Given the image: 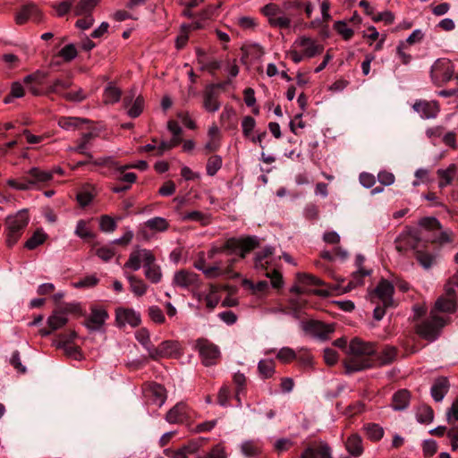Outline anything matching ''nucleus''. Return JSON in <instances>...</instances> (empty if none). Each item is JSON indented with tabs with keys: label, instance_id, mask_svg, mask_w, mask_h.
Listing matches in <instances>:
<instances>
[{
	"label": "nucleus",
	"instance_id": "6e6d98bb",
	"mask_svg": "<svg viewBox=\"0 0 458 458\" xmlns=\"http://www.w3.org/2000/svg\"><path fill=\"white\" fill-rule=\"evenodd\" d=\"M166 456L172 458H188V455L194 453V448L190 445H183L176 451H173L169 448L164 451Z\"/></svg>",
	"mask_w": 458,
	"mask_h": 458
},
{
	"label": "nucleus",
	"instance_id": "f3484780",
	"mask_svg": "<svg viewBox=\"0 0 458 458\" xmlns=\"http://www.w3.org/2000/svg\"><path fill=\"white\" fill-rule=\"evenodd\" d=\"M178 350V343L175 341H164L158 347L151 346L148 348V355L153 360H158L164 357H171Z\"/></svg>",
	"mask_w": 458,
	"mask_h": 458
},
{
	"label": "nucleus",
	"instance_id": "72a5a7b5",
	"mask_svg": "<svg viewBox=\"0 0 458 458\" xmlns=\"http://www.w3.org/2000/svg\"><path fill=\"white\" fill-rule=\"evenodd\" d=\"M363 261H364V258L361 255H358L356 257V263L359 267V269L352 274L353 280L351 281L348 284V287L350 289L355 287L358 284H362V278L364 276L370 275L369 270H366L361 267Z\"/></svg>",
	"mask_w": 458,
	"mask_h": 458
},
{
	"label": "nucleus",
	"instance_id": "f257e3e1",
	"mask_svg": "<svg viewBox=\"0 0 458 458\" xmlns=\"http://www.w3.org/2000/svg\"><path fill=\"white\" fill-rule=\"evenodd\" d=\"M143 261L145 277L152 284H158L163 276L159 265L156 264V258L151 250L137 247L124 263V268L138 271L140 268V261Z\"/></svg>",
	"mask_w": 458,
	"mask_h": 458
},
{
	"label": "nucleus",
	"instance_id": "b1692460",
	"mask_svg": "<svg viewBox=\"0 0 458 458\" xmlns=\"http://www.w3.org/2000/svg\"><path fill=\"white\" fill-rule=\"evenodd\" d=\"M411 402V393L407 389H400L396 391L391 401V407L394 411H403L408 408Z\"/></svg>",
	"mask_w": 458,
	"mask_h": 458
},
{
	"label": "nucleus",
	"instance_id": "423d86ee",
	"mask_svg": "<svg viewBox=\"0 0 458 458\" xmlns=\"http://www.w3.org/2000/svg\"><path fill=\"white\" fill-rule=\"evenodd\" d=\"M420 244L421 238L418 230L404 232L395 240V249L401 254L405 253L410 249L416 252L417 250H420Z\"/></svg>",
	"mask_w": 458,
	"mask_h": 458
},
{
	"label": "nucleus",
	"instance_id": "f8f14e48",
	"mask_svg": "<svg viewBox=\"0 0 458 458\" xmlns=\"http://www.w3.org/2000/svg\"><path fill=\"white\" fill-rule=\"evenodd\" d=\"M190 408L184 402L177 403L165 414L169 424H182L190 419Z\"/></svg>",
	"mask_w": 458,
	"mask_h": 458
},
{
	"label": "nucleus",
	"instance_id": "412c9836",
	"mask_svg": "<svg viewBox=\"0 0 458 458\" xmlns=\"http://www.w3.org/2000/svg\"><path fill=\"white\" fill-rule=\"evenodd\" d=\"M221 102L219 101V93L205 88L203 91V107L208 113H215L219 110Z\"/></svg>",
	"mask_w": 458,
	"mask_h": 458
},
{
	"label": "nucleus",
	"instance_id": "20e7f679",
	"mask_svg": "<svg viewBox=\"0 0 458 458\" xmlns=\"http://www.w3.org/2000/svg\"><path fill=\"white\" fill-rule=\"evenodd\" d=\"M446 321L430 310L429 317L416 326V333L423 339L433 342L440 335Z\"/></svg>",
	"mask_w": 458,
	"mask_h": 458
},
{
	"label": "nucleus",
	"instance_id": "7c9ffc66",
	"mask_svg": "<svg viewBox=\"0 0 458 458\" xmlns=\"http://www.w3.org/2000/svg\"><path fill=\"white\" fill-rule=\"evenodd\" d=\"M98 2L99 0H80L73 7L74 15H91L92 11L97 6Z\"/></svg>",
	"mask_w": 458,
	"mask_h": 458
},
{
	"label": "nucleus",
	"instance_id": "4d7b16f0",
	"mask_svg": "<svg viewBox=\"0 0 458 458\" xmlns=\"http://www.w3.org/2000/svg\"><path fill=\"white\" fill-rule=\"evenodd\" d=\"M334 29L339 35L343 37L344 40H350L354 34L353 30L348 28L346 22L344 21H335L334 24Z\"/></svg>",
	"mask_w": 458,
	"mask_h": 458
},
{
	"label": "nucleus",
	"instance_id": "13d9d810",
	"mask_svg": "<svg viewBox=\"0 0 458 458\" xmlns=\"http://www.w3.org/2000/svg\"><path fill=\"white\" fill-rule=\"evenodd\" d=\"M116 227V222L112 216L108 215H103L100 216L99 228L102 232L112 233L115 231Z\"/></svg>",
	"mask_w": 458,
	"mask_h": 458
},
{
	"label": "nucleus",
	"instance_id": "864d4df0",
	"mask_svg": "<svg viewBox=\"0 0 458 458\" xmlns=\"http://www.w3.org/2000/svg\"><path fill=\"white\" fill-rule=\"evenodd\" d=\"M71 85H72V81L69 80L56 79L47 88L46 94H50V93L61 94L63 90L70 88Z\"/></svg>",
	"mask_w": 458,
	"mask_h": 458
},
{
	"label": "nucleus",
	"instance_id": "0eeeda50",
	"mask_svg": "<svg viewBox=\"0 0 458 458\" xmlns=\"http://www.w3.org/2000/svg\"><path fill=\"white\" fill-rule=\"evenodd\" d=\"M454 76V68L449 60L438 59L431 67V78L436 84L445 83Z\"/></svg>",
	"mask_w": 458,
	"mask_h": 458
},
{
	"label": "nucleus",
	"instance_id": "4468645a",
	"mask_svg": "<svg viewBox=\"0 0 458 458\" xmlns=\"http://www.w3.org/2000/svg\"><path fill=\"white\" fill-rule=\"evenodd\" d=\"M115 320L119 327H124L126 324L132 327H138L140 322V314L132 309L119 308L115 312Z\"/></svg>",
	"mask_w": 458,
	"mask_h": 458
},
{
	"label": "nucleus",
	"instance_id": "2eb2a0df",
	"mask_svg": "<svg viewBox=\"0 0 458 458\" xmlns=\"http://www.w3.org/2000/svg\"><path fill=\"white\" fill-rule=\"evenodd\" d=\"M29 19H33L36 22L42 20L41 11L32 3L23 5L15 14V21L18 25L26 23Z\"/></svg>",
	"mask_w": 458,
	"mask_h": 458
},
{
	"label": "nucleus",
	"instance_id": "dca6fc26",
	"mask_svg": "<svg viewBox=\"0 0 458 458\" xmlns=\"http://www.w3.org/2000/svg\"><path fill=\"white\" fill-rule=\"evenodd\" d=\"M412 108L415 112L420 114V117L423 119H432L435 118L439 111V105L437 101H427V100H417Z\"/></svg>",
	"mask_w": 458,
	"mask_h": 458
},
{
	"label": "nucleus",
	"instance_id": "3c124183",
	"mask_svg": "<svg viewBox=\"0 0 458 458\" xmlns=\"http://www.w3.org/2000/svg\"><path fill=\"white\" fill-rule=\"evenodd\" d=\"M256 127V121L252 116L246 115L242 120V135L245 139L250 140L253 135Z\"/></svg>",
	"mask_w": 458,
	"mask_h": 458
},
{
	"label": "nucleus",
	"instance_id": "4c0bfd02",
	"mask_svg": "<svg viewBox=\"0 0 458 458\" xmlns=\"http://www.w3.org/2000/svg\"><path fill=\"white\" fill-rule=\"evenodd\" d=\"M56 348L62 349L67 357L72 358L76 360H81L83 358L81 348L73 344H64V342H57Z\"/></svg>",
	"mask_w": 458,
	"mask_h": 458
},
{
	"label": "nucleus",
	"instance_id": "774afa93",
	"mask_svg": "<svg viewBox=\"0 0 458 458\" xmlns=\"http://www.w3.org/2000/svg\"><path fill=\"white\" fill-rule=\"evenodd\" d=\"M148 316L157 324H164L165 322V317L158 306H150L148 308Z\"/></svg>",
	"mask_w": 458,
	"mask_h": 458
},
{
	"label": "nucleus",
	"instance_id": "cd10ccee",
	"mask_svg": "<svg viewBox=\"0 0 458 458\" xmlns=\"http://www.w3.org/2000/svg\"><path fill=\"white\" fill-rule=\"evenodd\" d=\"M456 307L457 303L455 300L445 296H440L436 301L434 308L431 310H434L435 314L437 312L454 313L456 310Z\"/></svg>",
	"mask_w": 458,
	"mask_h": 458
},
{
	"label": "nucleus",
	"instance_id": "ddd939ff",
	"mask_svg": "<svg viewBox=\"0 0 458 458\" xmlns=\"http://www.w3.org/2000/svg\"><path fill=\"white\" fill-rule=\"evenodd\" d=\"M351 354H356L362 357L371 358L377 352L376 344L372 342H364L360 338H353L349 344Z\"/></svg>",
	"mask_w": 458,
	"mask_h": 458
},
{
	"label": "nucleus",
	"instance_id": "c03bdc74",
	"mask_svg": "<svg viewBox=\"0 0 458 458\" xmlns=\"http://www.w3.org/2000/svg\"><path fill=\"white\" fill-rule=\"evenodd\" d=\"M96 135L92 132L83 133L78 146L76 148H71L73 151H76L80 154L85 155L88 158L93 159V156L90 152L86 151L87 145Z\"/></svg>",
	"mask_w": 458,
	"mask_h": 458
},
{
	"label": "nucleus",
	"instance_id": "ea45409f",
	"mask_svg": "<svg viewBox=\"0 0 458 458\" xmlns=\"http://www.w3.org/2000/svg\"><path fill=\"white\" fill-rule=\"evenodd\" d=\"M89 123L86 118L63 116L58 120V125L64 130H71L79 127L82 123Z\"/></svg>",
	"mask_w": 458,
	"mask_h": 458
},
{
	"label": "nucleus",
	"instance_id": "6ab92c4d",
	"mask_svg": "<svg viewBox=\"0 0 458 458\" xmlns=\"http://www.w3.org/2000/svg\"><path fill=\"white\" fill-rule=\"evenodd\" d=\"M374 365L371 358L362 357L356 354L344 360V368L347 374L360 371Z\"/></svg>",
	"mask_w": 458,
	"mask_h": 458
},
{
	"label": "nucleus",
	"instance_id": "7ed1b4c3",
	"mask_svg": "<svg viewBox=\"0 0 458 458\" xmlns=\"http://www.w3.org/2000/svg\"><path fill=\"white\" fill-rule=\"evenodd\" d=\"M30 217L26 209H21L4 219L5 243L8 248L13 247L22 236L29 225Z\"/></svg>",
	"mask_w": 458,
	"mask_h": 458
},
{
	"label": "nucleus",
	"instance_id": "69168bd1",
	"mask_svg": "<svg viewBox=\"0 0 458 458\" xmlns=\"http://www.w3.org/2000/svg\"><path fill=\"white\" fill-rule=\"evenodd\" d=\"M297 278L300 283L308 284V285H323L324 282L318 277L306 273H298Z\"/></svg>",
	"mask_w": 458,
	"mask_h": 458
},
{
	"label": "nucleus",
	"instance_id": "c85d7f7f",
	"mask_svg": "<svg viewBox=\"0 0 458 458\" xmlns=\"http://www.w3.org/2000/svg\"><path fill=\"white\" fill-rule=\"evenodd\" d=\"M235 110L233 106L226 105L220 114L221 126L230 131L236 128L234 121Z\"/></svg>",
	"mask_w": 458,
	"mask_h": 458
},
{
	"label": "nucleus",
	"instance_id": "aec40b11",
	"mask_svg": "<svg viewBox=\"0 0 458 458\" xmlns=\"http://www.w3.org/2000/svg\"><path fill=\"white\" fill-rule=\"evenodd\" d=\"M344 445L350 455L353 457H360L364 452L363 440L358 433L350 435Z\"/></svg>",
	"mask_w": 458,
	"mask_h": 458
},
{
	"label": "nucleus",
	"instance_id": "2f4dec72",
	"mask_svg": "<svg viewBox=\"0 0 458 458\" xmlns=\"http://www.w3.org/2000/svg\"><path fill=\"white\" fill-rule=\"evenodd\" d=\"M437 174L440 179L438 182L439 188H445L452 183L454 176L456 174V165L452 164L446 169H438Z\"/></svg>",
	"mask_w": 458,
	"mask_h": 458
},
{
	"label": "nucleus",
	"instance_id": "9b49d317",
	"mask_svg": "<svg viewBox=\"0 0 458 458\" xmlns=\"http://www.w3.org/2000/svg\"><path fill=\"white\" fill-rule=\"evenodd\" d=\"M107 318L108 313L105 309L93 307L83 324L90 332L101 331Z\"/></svg>",
	"mask_w": 458,
	"mask_h": 458
},
{
	"label": "nucleus",
	"instance_id": "bf43d9fd",
	"mask_svg": "<svg viewBox=\"0 0 458 458\" xmlns=\"http://www.w3.org/2000/svg\"><path fill=\"white\" fill-rule=\"evenodd\" d=\"M221 2L217 3L216 4H208L197 15L202 21L212 19L217 14V10L221 7Z\"/></svg>",
	"mask_w": 458,
	"mask_h": 458
},
{
	"label": "nucleus",
	"instance_id": "5701e85b",
	"mask_svg": "<svg viewBox=\"0 0 458 458\" xmlns=\"http://www.w3.org/2000/svg\"><path fill=\"white\" fill-rule=\"evenodd\" d=\"M449 381L445 377H437L431 386L430 393L436 402H441L449 390Z\"/></svg>",
	"mask_w": 458,
	"mask_h": 458
},
{
	"label": "nucleus",
	"instance_id": "de8ad7c7",
	"mask_svg": "<svg viewBox=\"0 0 458 458\" xmlns=\"http://www.w3.org/2000/svg\"><path fill=\"white\" fill-rule=\"evenodd\" d=\"M47 239V234L43 232L37 230L33 235L26 241L24 247L28 250H34L38 246L44 243Z\"/></svg>",
	"mask_w": 458,
	"mask_h": 458
},
{
	"label": "nucleus",
	"instance_id": "9d476101",
	"mask_svg": "<svg viewBox=\"0 0 458 458\" xmlns=\"http://www.w3.org/2000/svg\"><path fill=\"white\" fill-rule=\"evenodd\" d=\"M302 329L313 337L327 340L330 334L335 331V325L326 324L318 320H310L303 323Z\"/></svg>",
	"mask_w": 458,
	"mask_h": 458
},
{
	"label": "nucleus",
	"instance_id": "79ce46f5",
	"mask_svg": "<svg viewBox=\"0 0 458 458\" xmlns=\"http://www.w3.org/2000/svg\"><path fill=\"white\" fill-rule=\"evenodd\" d=\"M258 370L263 378H270L276 372V365L272 360H261L258 364Z\"/></svg>",
	"mask_w": 458,
	"mask_h": 458
},
{
	"label": "nucleus",
	"instance_id": "338daca9",
	"mask_svg": "<svg viewBox=\"0 0 458 458\" xmlns=\"http://www.w3.org/2000/svg\"><path fill=\"white\" fill-rule=\"evenodd\" d=\"M56 309L62 311V315L67 317L68 314H79L81 313V306L79 303H61L58 304Z\"/></svg>",
	"mask_w": 458,
	"mask_h": 458
},
{
	"label": "nucleus",
	"instance_id": "e2e57ef3",
	"mask_svg": "<svg viewBox=\"0 0 458 458\" xmlns=\"http://www.w3.org/2000/svg\"><path fill=\"white\" fill-rule=\"evenodd\" d=\"M182 141L180 137H173L169 141H161L157 147V156H162L165 151L172 149L178 146Z\"/></svg>",
	"mask_w": 458,
	"mask_h": 458
},
{
	"label": "nucleus",
	"instance_id": "6e6552de",
	"mask_svg": "<svg viewBox=\"0 0 458 458\" xmlns=\"http://www.w3.org/2000/svg\"><path fill=\"white\" fill-rule=\"evenodd\" d=\"M173 284L183 289H199L201 281L199 276L192 271L181 269L174 273Z\"/></svg>",
	"mask_w": 458,
	"mask_h": 458
},
{
	"label": "nucleus",
	"instance_id": "f03ea898",
	"mask_svg": "<svg viewBox=\"0 0 458 458\" xmlns=\"http://www.w3.org/2000/svg\"><path fill=\"white\" fill-rule=\"evenodd\" d=\"M260 242L257 236L248 235L245 237H231L220 246H213L208 252L209 259H214L220 253L233 254L238 253L241 259H244L247 254L259 246Z\"/></svg>",
	"mask_w": 458,
	"mask_h": 458
},
{
	"label": "nucleus",
	"instance_id": "a211bd4d",
	"mask_svg": "<svg viewBox=\"0 0 458 458\" xmlns=\"http://www.w3.org/2000/svg\"><path fill=\"white\" fill-rule=\"evenodd\" d=\"M294 45L302 48L303 55L307 58H312L324 50L322 45L317 44L314 39L305 36L297 38Z\"/></svg>",
	"mask_w": 458,
	"mask_h": 458
},
{
	"label": "nucleus",
	"instance_id": "8fccbe9b",
	"mask_svg": "<svg viewBox=\"0 0 458 458\" xmlns=\"http://www.w3.org/2000/svg\"><path fill=\"white\" fill-rule=\"evenodd\" d=\"M222 157L218 155L211 156L207 162L206 171L209 176H214L222 167Z\"/></svg>",
	"mask_w": 458,
	"mask_h": 458
},
{
	"label": "nucleus",
	"instance_id": "49530a36",
	"mask_svg": "<svg viewBox=\"0 0 458 458\" xmlns=\"http://www.w3.org/2000/svg\"><path fill=\"white\" fill-rule=\"evenodd\" d=\"M415 258L420 265L425 269L430 268L435 262V256L422 250H416Z\"/></svg>",
	"mask_w": 458,
	"mask_h": 458
},
{
	"label": "nucleus",
	"instance_id": "5fc2aeb1",
	"mask_svg": "<svg viewBox=\"0 0 458 458\" xmlns=\"http://www.w3.org/2000/svg\"><path fill=\"white\" fill-rule=\"evenodd\" d=\"M75 234L84 240L92 239L95 236L88 227V222L83 219H81L77 222Z\"/></svg>",
	"mask_w": 458,
	"mask_h": 458
},
{
	"label": "nucleus",
	"instance_id": "a19ab883",
	"mask_svg": "<svg viewBox=\"0 0 458 458\" xmlns=\"http://www.w3.org/2000/svg\"><path fill=\"white\" fill-rule=\"evenodd\" d=\"M145 225L149 230L156 232H165L169 228L168 221L161 216H156L147 220Z\"/></svg>",
	"mask_w": 458,
	"mask_h": 458
},
{
	"label": "nucleus",
	"instance_id": "393cba45",
	"mask_svg": "<svg viewBox=\"0 0 458 458\" xmlns=\"http://www.w3.org/2000/svg\"><path fill=\"white\" fill-rule=\"evenodd\" d=\"M28 182L30 185L45 183L53 179V172L41 170L38 167H32L27 172Z\"/></svg>",
	"mask_w": 458,
	"mask_h": 458
},
{
	"label": "nucleus",
	"instance_id": "c756f323",
	"mask_svg": "<svg viewBox=\"0 0 458 458\" xmlns=\"http://www.w3.org/2000/svg\"><path fill=\"white\" fill-rule=\"evenodd\" d=\"M122 97V90L116 87L113 82H109L104 89L103 102L106 105H113L120 101Z\"/></svg>",
	"mask_w": 458,
	"mask_h": 458
},
{
	"label": "nucleus",
	"instance_id": "473e14b6",
	"mask_svg": "<svg viewBox=\"0 0 458 458\" xmlns=\"http://www.w3.org/2000/svg\"><path fill=\"white\" fill-rule=\"evenodd\" d=\"M241 451L247 457H254L261 454L262 445L257 440H247L241 445Z\"/></svg>",
	"mask_w": 458,
	"mask_h": 458
},
{
	"label": "nucleus",
	"instance_id": "c9c22d12",
	"mask_svg": "<svg viewBox=\"0 0 458 458\" xmlns=\"http://www.w3.org/2000/svg\"><path fill=\"white\" fill-rule=\"evenodd\" d=\"M68 322L67 317L62 315L56 308L53 310L51 316L47 318V325L51 330H57L63 327Z\"/></svg>",
	"mask_w": 458,
	"mask_h": 458
},
{
	"label": "nucleus",
	"instance_id": "37998d69",
	"mask_svg": "<svg viewBox=\"0 0 458 458\" xmlns=\"http://www.w3.org/2000/svg\"><path fill=\"white\" fill-rule=\"evenodd\" d=\"M367 437L373 441H379L384 436V429L381 426L376 423H369L364 426Z\"/></svg>",
	"mask_w": 458,
	"mask_h": 458
},
{
	"label": "nucleus",
	"instance_id": "e433bc0d",
	"mask_svg": "<svg viewBox=\"0 0 458 458\" xmlns=\"http://www.w3.org/2000/svg\"><path fill=\"white\" fill-rule=\"evenodd\" d=\"M275 248L272 246H267L262 250L256 253L254 258V266L256 269L266 270L267 262H264V259L273 255Z\"/></svg>",
	"mask_w": 458,
	"mask_h": 458
},
{
	"label": "nucleus",
	"instance_id": "1a4fd4ad",
	"mask_svg": "<svg viewBox=\"0 0 458 458\" xmlns=\"http://www.w3.org/2000/svg\"><path fill=\"white\" fill-rule=\"evenodd\" d=\"M394 287L386 279H381L371 293V297L377 298L385 307H394L393 299Z\"/></svg>",
	"mask_w": 458,
	"mask_h": 458
},
{
	"label": "nucleus",
	"instance_id": "0e129e2a",
	"mask_svg": "<svg viewBox=\"0 0 458 458\" xmlns=\"http://www.w3.org/2000/svg\"><path fill=\"white\" fill-rule=\"evenodd\" d=\"M95 198V194L91 191L83 190L76 195V200L81 208L89 206Z\"/></svg>",
	"mask_w": 458,
	"mask_h": 458
},
{
	"label": "nucleus",
	"instance_id": "052dcab7",
	"mask_svg": "<svg viewBox=\"0 0 458 458\" xmlns=\"http://www.w3.org/2000/svg\"><path fill=\"white\" fill-rule=\"evenodd\" d=\"M276 358L283 363H289L297 359L296 352L290 347H283L281 348L277 354Z\"/></svg>",
	"mask_w": 458,
	"mask_h": 458
},
{
	"label": "nucleus",
	"instance_id": "a18cd8bd",
	"mask_svg": "<svg viewBox=\"0 0 458 458\" xmlns=\"http://www.w3.org/2000/svg\"><path fill=\"white\" fill-rule=\"evenodd\" d=\"M397 355V350L394 346H386L378 355L377 359L380 365L392 363Z\"/></svg>",
	"mask_w": 458,
	"mask_h": 458
},
{
	"label": "nucleus",
	"instance_id": "680f3d73",
	"mask_svg": "<svg viewBox=\"0 0 458 458\" xmlns=\"http://www.w3.org/2000/svg\"><path fill=\"white\" fill-rule=\"evenodd\" d=\"M58 55L62 57L64 61L71 62L78 55V51L73 44H68L59 51Z\"/></svg>",
	"mask_w": 458,
	"mask_h": 458
},
{
	"label": "nucleus",
	"instance_id": "603ef678",
	"mask_svg": "<svg viewBox=\"0 0 458 458\" xmlns=\"http://www.w3.org/2000/svg\"><path fill=\"white\" fill-rule=\"evenodd\" d=\"M182 221H196L200 222L202 225H206L209 223L208 216L200 211L194 210L185 213L181 217Z\"/></svg>",
	"mask_w": 458,
	"mask_h": 458
},
{
	"label": "nucleus",
	"instance_id": "09e8293b",
	"mask_svg": "<svg viewBox=\"0 0 458 458\" xmlns=\"http://www.w3.org/2000/svg\"><path fill=\"white\" fill-rule=\"evenodd\" d=\"M143 109L144 98L142 96L139 95L138 97H136L131 106L127 109V114L131 118H137L141 114Z\"/></svg>",
	"mask_w": 458,
	"mask_h": 458
},
{
	"label": "nucleus",
	"instance_id": "f704fd0d",
	"mask_svg": "<svg viewBox=\"0 0 458 458\" xmlns=\"http://www.w3.org/2000/svg\"><path fill=\"white\" fill-rule=\"evenodd\" d=\"M127 279L130 283L131 291L135 296L140 297L147 293L148 285L142 279L138 278L133 275L127 276Z\"/></svg>",
	"mask_w": 458,
	"mask_h": 458
},
{
	"label": "nucleus",
	"instance_id": "a878e982",
	"mask_svg": "<svg viewBox=\"0 0 458 458\" xmlns=\"http://www.w3.org/2000/svg\"><path fill=\"white\" fill-rule=\"evenodd\" d=\"M148 394L151 400L161 407L166 400V390L165 388L157 383H150L148 386Z\"/></svg>",
	"mask_w": 458,
	"mask_h": 458
},
{
	"label": "nucleus",
	"instance_id": "58836bf2",
	"mask_svg": "<svg viewBox=\"0 0 458 458\" xmlns=\"http://www.w3.org/2000/svg\"><path fill=\"white\" fill-rule=\"evenodd\" d=\"M416 418L417 420L422 424H428L432 422L434 420L433 409L427 404L419 406L416 411Z\"/></svg>",
	"mask_w": 458,
	"mask_h": 458
},
{
	"label": "nucleus",
	"instance_id": "39448f33",
	"mask_svg": "<svg viewBox=\"0 0 458 458\" xmlns=\"http://www.w3.org/2000/svg\"><path fill=\"white\" fill-rule=\"evenodd\" d=\"M194 348L198 351L202 364L206 367L216 364L220 359L219 347L207 338H198Z\"/></svg>",
	"mask_w": 458,
	"mask_h": 458
},
{
	"label": "nucleus",
	"instance_id": "bb28decb",
	"mask_svg": "<svg viewBox=\"0 0 458 458\" xmlns=\"http://www.w3.org/2000/svg\"><path fill=\"white\" fill-rule=\"evenodd\" d=\"M301 458H332L331 448L327 444H320L317 448L308 447Z\"/></svg>",
	"mask_w": 458,
	"mask_h": 458
},
{
	"label": "nucleus",
	"instance_id": "4be33fe9",
	"mask_svg": "<svg viewBox=\"0 0 458 458\" xmlns=\"http://www.w3.org/2000/svg\"><path fill=\"white\" fill-rule=\"evenodd\" d=\"M282 9L291 19L300 20L303 13V0H284Z\"/></svg>",
	"mask_w": 458,
	"mask_h": 458
}]
</instances>
